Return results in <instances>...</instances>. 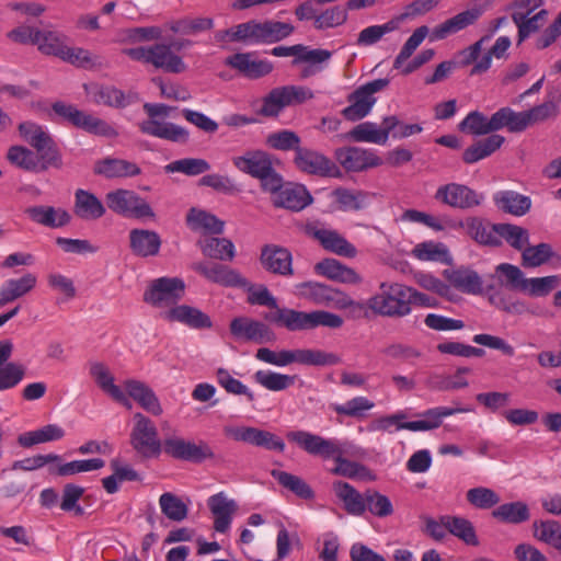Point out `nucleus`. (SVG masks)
<instances>
[{"mask_svg":"<svg viewBox=\"0 0 561 561\" xmlns=\"http://www.w3.org/2000/svg\"><path fill=\"white\" fill-rule=\"evenodd\" d=\"M375 407V403L366 397H354L343 404H332V410L343 416L363 419Z\"/></svg>","mask_w":561,"mask_h":561,"instance_id":"obj_57","label":"nucleus"},{"mask_svg":"<svg viewBox=\"0 0 561 561\" xmlns=\"http://www.w3.org/2000/svg\"><path fill=\"white\" fill-rule=\"evenodd\" d=\"M482 14L483 10L480 7H473L461 11L433 27L430 38L432 42L445 39L453 34L474 25Z\"/></svg>","mask_w":561,"mask_h":561,"instance_id":"obj_23","label":"nucleus"},{"mask_svg":"<svg viewBox=\"0 0 561 561\" xmlns=\"http://www.w3.org/2000/svg\"><path fill=\"white\" fill-rule=\"evenodd\" d=\"M67 43L68 37L64 33L51 27H44L38 28L35 46L43 55L59 58Z\"/></svg>","mask_w":561,"mask_h":561,"instance_id":"obj_42","label":"nucleus"},{"mask_svg":"<svg viewBox=\"0 0 561 561\" xmlns=\"http://www.w3.org/2000/svg\"><path fill=\"white\" fill-rule=\"evenodd\" d=\"M493 518L504 524H522L530 518L529 507L525 502L516 501L499 505L492 512Z\"/></svg>","mask_w":561,"mask_h":561,"instance_id":"obj_45","label":"nucleus"},{"mask_svg":"<svg viewBox=\"0 0 561 561\" xmlns=\"http://www.w3.org/2000/svg\"><path fill=\"white\" fill-rule=\"evenodd\" d=\"M105 199L107 207L121 216L137 219L154 218L151 206L134 191L118 188L108 192Z\"/></svg>","mask_w":561,"mask_h":561,"instance_id":"obj_14","label":"nucleus"},{"mask_svg":"<svg viewBox=\"0 0 561 561\" xmlns=\"http://www.w3.org/2000/svg\"><path fill=\"white\" fill-rule=\"evenodd\" d=\"M229 330L237 341L245 343L266 344L276 341L275 332L266 323L250 317L233 318Z\"/></svg>","mask_w":561,"mask_h":561,"instance_id":"obj_15","label":"nucleus"},{"mask_svg":"<svg viewBox=\"0 0 561 561\" xmlns=\"http://www.w3.org/2000/svg\"><path fill=\"white\" fill-rule=\"evenodd\" d=\"M205 256L219 261H232L236 256V248L227 238H206L198 242Z\"/></svg>","mask_w":561,"mask_h":561,"instance_id":"obj_47","label":"nucleus"},{"mask_svg":"<svg viewBox=\"0 0 561 561\" xmlns=\"http://www.w3.org/2000/svg\"><path fill=\"white\" fill-rule=\"evenodd\" d=\"M225 436L233 442L248 444L257 448L283 453L284 440L272 432L247 425H226Z\"/></svg>","mask_w":561,"mask_h":561,"instance_id":"obj_12","label":"nucleus"},{"mask_svg":"<svg viewBox=\"0 0 561 561\" xmlns=\"http://www.w3.org/2000/svg\"><path fill=\"white\" fill-rule=\"evenodd\" d=\"M255 358L277 367H285L294 363L319 367L333 366L341 363L339 355L318 348H294L275 352L267 347H261L256 351Z\"/></svg>","mask_w":561,"mask_h":561,"instance_id":"obj_1","label":"nucleus"},{"mask_svg":"<svg viewBox=\"0 0 561 561\" xmlns=\"http://www.w3.org/2000/svg\"><path fill=\"white\" fill-rule=\"evenodd\" d=\"M333 490L350 515H364L366 512V492L362 494L353 485L343 481L334 482Z\"/></svg>","mask_w":561,"mask_h":561,"instance_id":"obj_38","label":"nucleus"},{"mask_svg":"<svg viewBox=\"0 0 561 561\" xmlns=\"http://www.w3.org/2000/svg\"><path fill=\"white\" fill-rule=\"evenodd\" d=\"M444 276L455 288L462 293L478 295L483 290L482 279L473 270L467 267L445 270Z\"/></svg>","mask_w":561,"mask_h":561,"instance_id":"obj_37","label":"nucleus"},{"mask_svg":"<svg viewBox=\"0 0 561 561\" xmlns=\"http://www.w3.org/2000/svg\"><path fill=\"white\" fill-rule=\"evenodd\" d=\"M287 438L289 442L297 444L306 453L313 456L331 458L340 453V446L335 439H328L310 432H288Z\"/></svg>","mask_w":561,"mask_h":561,"instance_id":"obj_20","label":"nucleus"},{"mask_svg":"<svg viewBox=\"0 0 561 561\" xmlns=\"http://www.w3.org/2000/svg\"><path fill=\"white\" fill-rule=\"evenodd\" d=\"M144 110L149 118L138 123L139 130L142 134L178 144H186L188 141L190 134L184 127L158 119L159 116H167L169 114V106L146 103Z\"/></svg>","mask_w":561,"mask_h":561,"instance_id":"obj_6","label":"nucleus"},{"mask_svg":"<svg viewBox=\"0 0 561 561\" xmlns=\"http://www.w3.org/2000/svg\"><path fill=\"white\" fill-rule=\"evenodd\" d=\"M93 171L106 179L134 178L141 173V169L135 162L110 157L98 160Z\"/></svg>","mask_w":561,"mask_h":561,"instance_id":"obj_34","label":"nucleus"},{"mask_svg":"<svg viewBox=\"0 0 561 561\" xmlns=\"http://www.w3.org/2000/svg\"><path fill=\"white\" fill-rule=\"evenodd\" d=\"M499 129L506 127L512 133L524 131L530 126L527 111L514 112L511 107H502L496 111Z\"/></svg>","mask_w":561,"mask_h":561,"instance_id":"obj_53","label":"nucleus"},{"mask_svg":"<svg viewBox=\"0 0 561 561\" xmlns=\"http://www.w3.org/2000/svg\"><path fill=\"white\" fill-rule=\"evenodd\" d=\"M169 322H180L191 329L204 330L213 327L210 317L201 309L188 305H176L161 313Z\"/></svg>","mask_w":561,"mask_h":561,"instance_id":"obj_26","label":"nucleus"},{"mask_svg":"<svg viewBox=\"0 0 561 561\" xmlns=\"http://www.w3.org/2000/svg\"><path fill=\"white\" fill-rule=\"evenodd\" d=\"M122 53L130 59L152 65L169 73H181L186 70L183 59L172 51V46L163 43H156L149 46L125 48Z\"/></svg>","mask_w":561,"mask_h":561,"instance_id":"obj_5","label":"nucleus"},{"mask_svg":"<svg viewBox=\"0 0 561 561\" xmlns=\"http://www.w3.org/2000/svg\"><path fill=\"white\" fill-rule=\"evenodd\" d=\"M24 214L31 221L51 229L65 227L71 220L66 209L47 205L30 206L25 208Z\"/></svg>","mask_w":561,"mask_h":561,"instance_id":"obj_29","label":"nucleus"},{"mask_svg":"<svg viewBox=\"0 0 561 561\" xmlns=\"http://www.w3.org/2000/svg\"><path fill=\"white\" fill-rule=\"evenodd\" d=\"M496 112L488 118L479 111L470 112L458 125L460 131L476 136L488 135L499 129Z\"/></svg>","mask_w":561,"mask_h":561,"instance_id":"obj_41","label":"nucleus"},{"mask_svg":"<svg viewBox=\"0 0 561 561\" xmlns=\"http://www.w3.org/2000/svg\"><path fill=\"white\" fill-rule=\"evenodd\" d=\"M410 286L399 283H381L380 291L368 299L369 309L376 314L403 318L411 313Z\"/></svg>","mask_w":561,"mask_h":561,"instance_id":"obj_3","label":"nucleus"},{"mask_svg":"<svg viewBox=\"0 0 561 561\" xmlns=\"http://www.w3.org/2000/svg\"><path fill=\"white\" fill-rule=\"evenodd\" d=\"M447 530L468 546H478L479 539L472 523L463 517L444 515Z\"/></svg>","mask_w":561,"mask_h":561,"instance_id":"obj_48","label":"nucleus"},{"mask_svg":"<svg viewBox=\"0 0 561 561\" xmlns=\"http://www.w3.org/2000/svg\"><path fill=\"white\" fill-rule=\"evenodd\" d=\"M210 170L208 161L202 158H183L165 165L167 172H179L187 176H196Z\"/></svg>","mask_w":561,"mask_h":561,"instance_id":"obj_59","label":"nucleus"},{"mask_svg":"<svg viewBox=\"0 0 561 561\" xmlns=\"http://www.w3.org/2000/svg\"><path fill=\"white\" fill-rule=\"evenodd\" d=\"M301 139L300 137L293 130L283 129L275 133H271L266 137V145L275 150L279 151H290L294 150L295 153L300 148Z\"/></svg>","mask_w":561,"mask_h":561,"instance_id":"obj_64","label":"nucleus"},{"mask_svg":"<svg viewBox=\"0 0 561 561\" xmlns=\"http://www.w3.org/2000/svg\"><path fill=\"white\" fill-rule=\"evenodd\" d=\"M64 436L65 431L62 427L57 424H48L36 431L21 434L18 437V443L24 448H30L37 444L59 440Z\"/></svg>","mask_w":561,"mask_h":561,"instance_id":"obj_46","label":"nucleus"},{"mask_svg":"<svg viewBox=\"0 0 561 561\" xmlns=\"http://www.w3.org/2000/svg\"><path fill=\"white\" fill-rule=\"evenodd\" d=\"M434 198L446 206L457 209H470L479 206L484 196L465 184L448 183L440 185L434 195Z\"/></svg>","mask_w":561,"mask_h":561,"instance_id":"obj_18","label":"nucleus"},{"mask_svg":"<svg viewBox=\"0 0 561 561\" xmlns=\"http://www.w3.org/2000/svg\"><path fill=\"white\" fill-rule=\"evenodd\" d=\"M466 229L470 238L480 244L490 247L502 244L497 232V224L491 225L479 218H470L466 222Z\"/></svg>","mask_w":561,"mask_h":561,"instance_id":"obj_44","label":"nucleus"},{"mask_svg":"<svg viewBox=\"0 0 561 561\" xmlns=\"http://www.w3.org/2000/svg\"><path fill=\"white\" fill-rule=\"evenodd\" d=\"M553 255L554 252L549 243L542 242L537 245L528 243L522 250V265L526 268L538 267L549 262Z\"/></svg>","mask_w":561,"mask_h":561,"instance_id":"obj_52","label":"nucleus"},{"mask_svg":"<svg viewBox=\"0 0 561 561\" xmlns=\"http://www.w3.org/2000/svg\"><path fill=\"white\" fill-rule=\"evenodd\" d=\"M265 319L291 332L312 330V311L277 308L274 312L266 314Z\"/></svg>","mask_w":561,"mask_h":561,"instance_id":"obj_30","label":"nucleus"},{"mask_svg":"<svg viewBox=\"0 0 561 561\" xmlns=\"http://www.w3.org/2000/svg\"><path fill=\"white\" fill-rule=\"evenodd\" d=\"M161 512L173 522H182L188 515V506L175 494L165 492L159 497Z\"/></svg>","mask_w":561,"mask_h":561,"instance_id":"obj_56","label":"nucleus"},{"mask_svg":"<svg viewBox=\"0 0 561 561\" xmlns=\"http://www.w3.org/2000/svg\"><path fill=\"white\" fill-rule=\"evenodd\" d=\"M342 454L343 450L340 448V453L336 454L335 457H332L336 462V467L332 470L334 474L346 477L350 479H374L370 470L367 467L358 462L343 458Z\"/></svg>","mask_w":561,"mask_h":561,"instance_id":"obj_58","label":"nucleus"},{"mask_svg":"<svg viewBox=\"0 0 561 561\" xmlns=\"http://www.w3.org/2000/svg\"><path fill=\"white\" fill-rule=\"evenodd\" d=\"M293 162L300 172L310 175L331 176L337 172L336 165L328 157L301 146Z\"/></svg>","mask_w":561,"mask_h":561,"instance_id":"obj_21","label":"nucleus"},{"mask_svg":"<svg viewBox=\"0 0 561 561\" xmlns=\"http://www.w3.org/2000/svg\"><path fill=\"white\" fill-rule=\"evenodd\" d=\"M271 474L283 488L289 490L298 497L304 500L313 499L314 493L312 489L300 477L277 469H273Z\"/></svg>","mask_w":561,"mask_h":561,"instance_id":"obj_49","label":"nucleus"},{"mask_svg":"<svg viewBox=\"0 0 561 561\" xmlns=\"http://www.w3.org/2000/svg\"><path fill=\"white\" fill-rule=\"evenodd\" d=\"M493 202L500 210L514 216H524L531 207L530 197L514 191L496 192Z\"/></svg>","mask_w":561,"mask_h":561,"instance_id":"obj_40","label":"nucleus"},{"mask_svg":"<svg viewBox=\"0 0 561 561\" xmlns=\"http://www.w3.org/2000/svg\"><path fill=\"white\" fill-rule=\"evenodd\" d=\"M306 233L328 252L348 259L357 255L356 248L339 231L328 228L322 224H308L306 226Z\"/></svg>","mask_w":561,"mask_h":561,"instance_id":"obj_16","label":"nucleus"},{"mask_svg":"<svg viewBox=\"0 0 561 561\" xmlns=\"http://www.w3.org/2000/svg\"><path fill=\"white\" fill-rule=\"evenodd\" d=\"M18 130L23 140L32 146L38 154L46 156V164H53L55 169L62 167L61 153L51 136L43 126L26 121L19 125Z\"/></svg>","mask_w":561,"mask_h":561,"instance_id":"obj_11","label":"nucleus"},{"mask_svg":"<svg viewBox=\"0 0 561 561\" xmlns=\"http://www.w3.org/2000/svg\"><path fill=\"white\" fill-rule=\"evenodd\" d=\"M497 232L500 240L504 239L515 250L522 251L529 243V232L520 226L497 224Z\"/></svg>","mask_w":561,"mask_h":561,"instance_id":"obj_62","label":"nucleus"},{"mask_svg":"<svg viewBox=\"0 0 561 561\" xmlns=\"http://www.w3.org/2000/svg\"><path fill=\"white\" fill-rule=\"evenodd\" d=\"M511 46V39L507 36H500L494 45L481 56L480 60L471 68L470 76H478L486 72L491 68L492 57L502 58Z\"/></svg>","mask_w":561,"mask_h":561,"instance_id":"obj_55","label":"nucleus"},{"mask_svg":"<svg viewBox=\"0 0 561 561\" xmlns=\"http://www.w3.org/2000/svg\"><path fill=\"white\" fill-rule=\"evenodd\" d=\"M260 263L265 271L276 275L287 277L294 274L291 252L277 244L262 247Z\"/></svg>","mask_w":561,"mask_h":561,"instance_id":"obj_24","label":"nucleus"},{"mask_svg":"<svg viewBox=\"0 0 561 561\" xmlns=\"http://www.w3.org/2000/svg\"><path fill=\"white\" fill-rule=\"evenodd\" d=\"M335 158L345 170L351 172H359L382 164V160L373 150L359 147L340 148L335 151Z\"/></svg>","mask_w":561,"mask_h":561,"instance_id":"obj_25","label":"nucleus"},{"mask_svg":"<svg viewBox=\"0 0 561 561\" xmlns=\"http://www.w3.org/2000/svg\"><path fill=\"white\" fill-rule=\"evenodd\" d=\"M274 205L299 211L312 203V196L304 185L286 184L275 193Z\"/></svg>","mask_w":561,"mask_h":561,"instance_id":"obj_31","label":"nucleus"},{"mask_svg":"<svg viewBox=\"0 0 561 561\" xmlns=\"http://www.w3.org/2000/svg\"><path fill=\"white\" fill-rule=\"evenodd\" d=\"M316 274L343 284L356 285L362 282L360 275L352 267L335 259H323L314 265Z\"/></svg>","mask_w":561,"mask_h":561,"instance_id":"obj_32","label":"nucleus"},{"mask_svg":"<svg viewBox=\"0 0 561 561\" xmlns=\"http://www.w3.org/2000/svg\"><path fill=\"white\" fill-rule=\"evenodd\" d=\"M560 284L558 275L526 278L522 293L531 297H545Z\"/></svg>","mask_w":561,"mask_h":561,"instance_id":"obj_60","label":"nucleus"},{"mask_svg":"<svg viewBox=\"0 0 561 561\" xmlns=\"http://www.w3.org/2000/svg\"><path fill=\"white\" fill-rule=\"evenodd\" d=\"M9 162L24 171L43 172L53 164H46V156L35 154L31 149L23 146H12L7 153Z\"/></svg>","mask_w":561,"mask_h":561,"instance_id":"obj_33","label":"nucleus"},{"mask_svg":"<svg viewBox=\"0 0 561 561\" xmlns=\"http://www.w3.org/2000/svg\"><path fill=\"white\" fill-rule=\"evenodd\" d=\"M300 297L313 302L314 305L330 307L334 309H363L360 302H356L346 293L333 288L319 282H304L296 285Z\"/></svg>","mask_w":561,"mask_h":561,"instance_id":"obj_7","label":"nucleus"},{"mask_svg":"<svg viewBox=\"0 0 561 561\" xmlns=\"http://www.w3.org/2000/svg\"><path fill=\"white\" fill-rule=\"evenodd\" d=\"M130 432V445L144 458L158 457L161 454V443L154 423L142 413H135Z\"/></svg>","mask_w":561,"mask_h":561,"instance_id":"obj_9","label":"nucleus"},{"mask_svg":"<svg viewBox=\"0 0 561 561\" xmlns=\"http://www.w3.org/2000/svg\"><path fill=\"white\" fill-rule=\"evenodd\" d=\"M129 249L141 259L153 257L160 253L162 240L154 230L135 228L129 231Z\"/></svg>","mask_w":561,"mask_h":561,"instance_id":"obj_27","label":"nucleus"},{"mask_svg":"<svg viewBox=\"0 0 561 561\" xmlns=\"http://www.w3.org/2000/svg\"><path fill=\"white\" fill-rule=\"evenodd\" d=\"M296 378L295 375H285L272 370H257L253 375L255 382L270 391L285 390L295 383Z\"/></svg>","mask_w":561,"mask_h":561,"instance_id":"obj_50","label":"nucleus"},{"mask_svg":"<svg viewBox=\"0 0 561 561\" xmlns=\"http://www.w3.org/2000/svg\"><path fill=\"white\" fill-rule=\"evenodd\" d=\"M295 31L290 23L274 20H250L238 24L239 43L248 46L278 43Z\"/></svg>","mask_w":561,"mask_h":561,"instance_id":"obj_4","label":"nucleus"},{"mask_svg":"<svg viewBox=\"0 0 561 561\" xmlns=\"http://www.w3.org/2000/svg\"><path fill=\"white\" fill-rule=\"evenodd\" d=\"M335 201L342 210H360L364 209L369 202V194L362 191H352L339 187L333 192Z\"/></svg>","mask_w":561,"mask_h":561,"instance_id":"obj_54","label":"nucleus"},{"mask_svg":"<svg viewBox=\"0 0 561 561\" xmlns=\"http://www.w3.org/2000/svg\"><path fill=\"white\" fill-rule=\"evenodd\" d=\"M192 268L208 282L224 287H239L245 285V279L238 271L217 262H196L192 265Z\"/></svg>","mask_w":561,"mask_h":561,"instance_id":"obj_22","label":"nucleus"},{"mask_svg":"<svg viewBox=\"0 0 561 561\" xmlns=\"http://www.w3.org/2000/svg\"><path fill=\"white\" fill-rule=\"evenodd\" d=\"M186 224L193 231L220 234L225 222L215 215L202 209L191 208L186 215Z\"/></svg>","mask_w":561,"mask_h":561,"instance_id":"obj_43","label":"nucleus"},{"mask_svg":"<svg viewBox=\"0 0 561 561\" xmlns=\"http://www.w3.org/2000/svg\"><path fill=\"white\" fill-rule=\"evenodd\" d=\"M225 65L242 77L257 80L273 71V64L267 59H259L255 53H236L225 59Z\"/></svg>","mask_w":561,"mask_h":561,"instance_id":"obj_19","label":"nucleus"},{"mask_svg":"<svg viewBox=\"0 0 561 561\" xmlns=\"http://www.w3.org/2000/svg\"><path fill=\"white\" fill-rule=\"evenodd\" d=\"M73 211L81 219L95 220L105 214V207L94 194L79 188L75 193Z\"/></svg>","mask_w":561,"mask_h":561,"instance_id":"obj_39","label":"nucleus"},{"mask_svg":"<svg viewBox=\"0 0 561 561\" xmlns=\"http://www.w3.org/2000/svg\"><path fill=\"white\" fill-rule=\"evenodd\" d=\"M125 389L130 398L154 416L162 414L163 410L153 390L145 382L129 379L125 381Z\"/></svg>","mask_w":561,"mask_h":561,"instance_id":"obj_35","label":"nucleus"},{"mask_svg":"<svg viewBox=\"0 0 561 561\" xmlns=\"http://www.w3.org/2000/svg\"><path fill=\"white\" fill-rule=\"evenodd\" d=\"M163 450L174 459L191 461L195 463L203 462L206 459H213L215 453L208 443L199 440L198 444L186 440L182 437H167L163 440Z\"/></svg>","mask_w":561,"mask_h":561,"instance_id":"obj_17","label":"nucleus"},{"mask_svg":"<svg viewBox=\"0 0 561 561\" xmlns=\"http://www.w3.org/2000/svg\"><path fill=\"white\" fill-rule=\"evenodd\" d=\"M207 505L214 515V529L217 533H227L238 510L237 503L228 499L225 492H218L208 499Z\"/></svg>","mask_w":561,"mask_h":561,"instance_id":"obj_28","label":"nucleus"},{"mask_svg":"<svg viewBox=\"0 0 561 561\" xmlns=\"http://www.w3.org/2000/svg\"><path fill=\"white\" fill-rule=\"evenodd\" d=\"M37 283V277L32 273H25L20 278H10L0 287V308L27 295Z\"/></svg>","mask_w":561,"mask_h":561,"instance_id":"obj_36","label":"nucleus"},{"mask_svg":"<svg viewBox=\"0 0 561 561\" xmlns=\"http://www.w3.org/2000/svg\"><path fill=\"white\" fill-rule=\"evenodd\" d=\"M347 136L358 142H371L385 145L387 142L386 133L379 131L376 123L365 122L356 125Z\"/></svg>","mask_w":561,"mask_h":561,"instance_id":"obj_61","label":"nucleus"},{"mask_svg":"<svg viewBox=\"0 0 561 561\" xmlns=\"http://www.w3.org/2000/svg\"><path fill=\"white\" fill-rule=\"evenodd\" d=\"M533 528L538 540L561 551V524L558 520H536Z\"/></svg>","mask_w":561,"mask_h":561,"instance_id":"obj_51","label":"nucleus"},{"mask_svg":"<svg viewBox=\"0 0 561 561\" xmlns=\"http://www.w3.org/2000/svg\"><path fill=\"white\" fill-rule=\"evenodd\" d=\"M185 293V283L179 277L153 279L144 293V301L154 308L176 306Z\"/></svg>","mask_w":561,"mask_h":561,"instance_id":"obj_13","label":"nucleus"},{"mask_svg":"<svg viewBox=\"0 0 561 561\" xmlns=\"http://www.w3.org/2000/svg\"><path fill=\"white\" fill-rule=\"evenodd\" d=\"M233 165L241 172L260 180L263 191L275 193L283 186V176L274 169L272 156L263 150H248L232 158Z\"/></svg>","mask_w":561,"mask_h":561,"instance_id":"obj_2","label":"nucleus"},{"mask_svg":"<svg viewBox=\"0 0 561 561\" xmlns=\"http://www.w3.org/2000/svg\"><path fill=\"white\" fill-rule=\"evenodd\" d=\"M547 13L546 10H541L534 16L528 18L529 14L527 13L519 11L513 12L512 20L518 27V42H523L531 33L536 32L543 22Z\"/></svg>","mask_w":561,"mask_h":561,"instance_id":"obj_63","label":"nucleus"},{"mask_svg":"<svg viewBox=\"0 0 561 561\" xmlns=\"http://www.w3.org/2000/svg\"><path fill=\"white\" fill-rule=\"evenodd\" d=\"M51 110L62 121L90 134L104 137H116L118 135L116 129L105 121L80 111L75 105L58 101L51 105Z\"/></svg>","mask_w":561,"mask_h":561,"instance_id":"obj_8","label":"nucleus"},{"mask_svg":"<svg viewBox=\"0 0 561 561\" xmlns=\"http://www.w3.org/2000/svg\"><path fill=\"white\" fill-rule=\"evenodd\" d=\"M389 82V79L380 78L357 88L347 96L350 105L342 110L343 117L356 122L367 116L376 103L374 94L387 88Z\"/></svg>","mask_w":561,"mask_h":561,"instance_id":"obj_10","label":"nucleus"}]
</instances>
